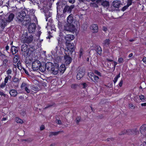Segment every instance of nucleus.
Masks as SVG:
<instances>
[{"label": "nucleus", "mask_w": 146, "mask_h": 146, "mask_svg": "<svg viewBox=\"0 0 146 146\" xmlns=\"http://www.w3.org/2000/svg\"><path fill=\"white\" fill-rule=\"evenodd\" d=\"M134 100L136 102H138L139 100L138 97H135L134 98Z\"/></svg>", "instance_id": "obj_62"}, {"label": "nucleus", "mask_w": 146, "mask_h": 146, "mask_svg": "<svg viewBox=\"0 0 146 146\" xmlns=\"http://www.w3.org/2000/svg\"><path fill=\"white\" fill-rule=\"evenodd\" d=\"M8 60L7 59H5L3 61V64L5 67H7L8 64Z\"/></svg>", "instance_id": "obj_44"}, {"label": "nucleus", "mask_w": 146, "mask_h": 146, "mask_svg": "<svg viewBox=\"0 0 146 146\" xmlns=\"http://www.w3.org/2000/svg\"><path fill=\"white\" fill-rule=\"evenodd\" d=\"M99 77L96 75H94L93 77L91 79V80L94 83H97L98 82Z\"/></svg>", "instance_id": "obj_32"}, {"label": "nucleus", "mask_w": 146, "mask_h": 146, "mask_svg": "<svg viewBox=\"0 0 146 146\" xmlns=\"http://www.w3.org/2000/svg\"><path fill=\"white\" fill-rule=\"evenodd\" d=\"M2 21L3 22L1 23V27L2 29H3L7 25V23L5 21H4L3 20Z\"/></svg>", "instance_id": "obj_39"}, {"label": "nucleus", "mask_w": 146, "mask_h": 146, "mask_svg": "<svg viewBox=\"0 0 146 146\" xmlns=\"http://www.w3.org/2000/svg\"><path fill=\"white\" fill-rule=\"evenodd\" d=\"M29 86H27L24 88V90H25L27 94H29L30 92V90L28 88Z\"/></svg>", "instance_id": "obj_46"}, {"label": "nucleus", "mask_w": 146, "mask_h": 146, "mask_svg": "<svg viewBox=\"0 0 146 146\" xmlns=\"http://www.w3.org/2000/svg\"><path fill=\"white\" fill-rule=\"evenodd\" d=\"M103 44L106 47H108L110 44V40L109 39H107L104 40Z\"/></svg>", "instance_id": "obj_29"}, {"label": "nucleus", "mask_w": 146, "mask_h": 146, "mask_svg": "<svg viewBox=\"0 0 146 146\" xmlns=\"http://www.w3.org/2000/svg\"><path fill=\"white\" fill-rule=\"evenodd\" d=\"M32 89L34 91H37L38 90V88L37 86H33L32 88Z\"/></svg>", "instance_id": "obj_53"}, {"label": "nucleus", "mask_w": 146, "mask_h": 146, "mask_svg": "<svg viewBox=\"0 0 146 146\" xmlns=\"http://www.w3.org/2000/svg\"><path fill=\"white\" fill-rule=\"evenodd\" d=\"M140 131L143 135H146V124H143L141 127Z\"/></svg>", "instance_id": "obj_19"}, {"label": "nucleus", "mask_w": 146, "mask_h": 146, "mask_svg": "<svg viewBox=\"0 0 146 146\" xmlns=\"http://www.w3.org/2000/svg\"><path fill=\"white\" fill-rule=\"evenodd\" d=\"M10 51L13 55H15L17 52H18V47H16L14 46H11Z\"/></svg>", "instance_id": "obj_18"}, {"label": "nucleus", "mask_w": 146, "mask_h": 146, "mask_svg": "<svg viewBox=\"0 0 146 146\" xmlns=\"http://www.w3.org/2000/svg\"><path fill=\"white\" fill-rule=\"evenodd\" d=\"M11 78V76L10 75H8V76L6 77L4 80V82L7 84L8 82V81L9 80H10Z\"/></svg>", "instance_id": "obj_40"}, {"label": "nucleus", "mask_w": 146, "mask_h": 146, "mask_svg": "<svg viewBox=\"0 0 146 146\" xmlns=\"http://www.w3.org/2000/svg\"><path fill=\"white\" fill-rule=\"evenodd\" d=\"M15 121L18 123H22L23 122V120L18 117H15Z\"/></svg>", "instance_id": "obj_35"}, {"label": "nucleus", "mask_w": 146, "mask_h": 146, "mask_svg": "<svg viewBox=\"0 0 146 146\" xmlns=\"http://www.w3.org/2000/svg\"><path fill=\"white\" fill-rule=\"evenodd\" d=\"M71 55L65 54L64 56V58L65 60V62L67 65H69L72 61V58L70 57Z\"/></svg>", "instance_id": "obj_12"}, {"label": "nucleus", "mask_w": 146, "mask_h": 146, "mask_svg": "<svg viewBox=\"0 0 146 146\" xmlns=\"http://www.w3.org/2000/svg\"><path fill=\"white\" fill-rule=\"evenodd\" d=\"M29 45H27L26 44L22 45L21 47V50L25 55H28L29 50L28 48Z\"/></svg>", "instance_id": "obj_8"}, {"label": "nucleus", "mask_w": 146, "mask_h": 146, "mask_svg": "<svg viewBox=\"0 0 146 146\" xmlns=\"http://www.w3.org/2000/svg\"><path fill=\"white\" fill-rule=\"evenodd\" d=\"M50 29L51 31H54V32H56V29L55 27V26L52 24H50Z\"/></svg>", "instance_id": "obj_41"}, {"label": "nucleus", "mask_w": 146, "mask_h": 146, "mask_svg": "<svg viewBox=\"0 0 146 146\" xmlns=\"http://www.w3.org/2000/svg\"><path fill=\"white\" fill-rule=\"evenodd\" d=\"M123 80H122V79H121V80H120L118 84V85L120 87H121L122 86V84H123Z\"/></svg>", "instance_id": "obj_55"}, {"label": "nucleus", "mask_w": 146, "mask_h": 146, "mask_svg": "<svg viewBox=\"0 0 146 146\" xmlns=\"http://www.w3.org/2000/svg\"><path fill=\"white\" fill-rule=\"evenodd\" d=\"M73 18L72 15H69L67 19V24H73Z\"/></svg>", "instance_id": "obj_23"}, {"label": "nucleus", "mask_w": 146, "mask_h": 146, "mask_svg": "<svg viewBox=\"0 0 146 146\" xmlns=\"http://www.w3.org/2000/svg\"><path fill=\"white\" fill-rule=\"evenodd\" d=\"M120 3L117 1H114L113 3V6L115 8H119L120 5Z\"/></svg>", "instance_id": "obj_30"}, {"label": "nucleus", "mask_w": 146, "mask_h": 146, "mask_svg": "<svg viewBox=\"0 0 146 146\" xmlns=\"http://www.w3.org/2000/svg\"><path fill=\"white\" fill-rule=\"evenodd\" d=\"M19 59V56L18 54H17L15 55L13 59V62L15 64L18 62Z\"/></svg>", "instance_id": "obj_28"}, {"label": "nucleus", "mask_w": 146, "mask_h": 146, "mask_svg": "<svg viewBox=\"0 0 146 146\" xmlns=\"http://www.w3.org/2000/svg\"><path fill=\"white\" fill-rule=\"evenodd\" d=\"M94 73L92 72H90L88 73V76L91 79L92 77L94 76Z\"/></svg>", "instance_id": "obj_45"}, {"label": "nucleus", "mask_w": 146, "mask_h": 146, "mask_svg": "<svg viewBox=\"0 0 146 146\" xmlns=\"http://www.w3.org/2000/svg\"><path fill=\"white\" fill-rule=\"evenodd\" d=\"M14 17L15 15L13 13H10L6 20V22L8 23L10 22L13 20Z\"/></svg>", "instance_id": "obj_21"}, {"label": "nucleus", "mask_w": 146, "mask_h": 146, "mask_svg": "<svg viewBox=\"0 0 146 146\" xmlns=\"http://www.w3.org/2000/svg\"><path fill=\"white\" fill-rule=\"evenodd\" d=\"M29 86H27L24 88V90H25L27 94H29L30 92V90L28 88Z\"/></svg>", "instance_id": "obj_47"}, {"label": "nucleus", "mask_w": 146, "mask_h": 146, "mask_svg": "<svg viewBox=\"0 0 146 146\" xmlns=\"http://www.w3.org/2000/svg\"><path fill=\"white\" fill-rule=\"evenodd\" d=\"M41 66L40 62L38 60L34 61L32 63V68L34 71L38 70Z\"/></svg>", "instance_id": "obj_4"}, {"label": "nucleus", "mask_w": 146, "mask_h": 146, "mask_svg": "<svg viewBox=\"0 0 146 146\" xmlns=\"http://www.w3.org/2000/svg\"><path fill=\"white\" fill-rule=\"evenodd\" d=\"M6 86V84L5 83L2 82L0 85V88H3Z\"/></svg>", "instance_id": "obj_51"}, {"label": "nucleus", "mask_w": 146, "mask_h": 146, "mask_svg": "<svg viewBox=\"0 0 146 146\" xmlns=\"http://www.w3.org/2000/svg\"><path fill=\"white\" fill-rule=\"evenodd\" d=\"M25 11H27V10L25 9H23L18 14L17 18L19 21L22 22L24 19V17L26 16Z\"/></svg>", "instance_id": "obj_3"}, {"label": "nucleus", "mask_w": 146, "mask_h": 146, "mask_svg": "<svg viewBox=\"0 0 146 146\" xmlns=\"http://www.w3.org/2000/svg\"><path fill=\"white\" fill-rule=\"evenodd\" d=\"M84 50L82 48H81L79 51V58H81L83 54Z\"/></svg>", "instance_id": "obj_37"}, {"label": "nucleus", "mask_w": 146, "mask_h": 146, "mask_svg": "<svg viewBox=\"0 0 146 146\" xmlns=\"http://www.w3.org/2000/svg\"><path fill=\"white\" fill-rule=\"evenodd\" d=\"M77 85L75 84H72L71 86V88H72L75 89L77 86Z\"/></svg>", "instance_id": "obj_60"}, {"label": "nucleus", "mask_w": 146, "mask_h": 146, "mask_svg": "<svg viewBox=\"0 0 146 146\" xmlns=\"http://www.w3.org/2000/svg\"><path fill=\"white\" fill-rule=\"evenodd\" d=\"M60 132V131L50 132V133L49 136L57 135Z\"/></svg>", "instance_id": "obj_42"}, {"label": "nucleus", "mask_w": 146, "mask_h": 146, "mask_svg": "<svg viewBox=\"0 0 146 146\" xmlns=\"http://www.w3.org/2000/svg\"><path fill=\"white\" fill-rule=\"evenodd\" d=\"M129 107L131 109H134L135 106L132 104H129Z\"/></svg>", "instance_id": "obj_63"}, {"label": "nucleus", "mask_w": 146, "mask_h": 146, "mask_svg": "<svg viewBox=\"0 0 146 146\" xmlns=\"http://www.w3.org/2000/svg\"><path fill=\"white\" fill-rule=\"evenodd\" d=\"M74 39V36L72 35H68L65 37L66 40V44L70 42L73 40Z\"/></svg>", "instance_id": "obj_13"}, {"label": "nucleus", "mask_w": 146, "mask_h": 146, "mask_svg": "<svg viewBox=\"0 0 146 146\" xmlns=\"http://www.w3.org/2000/svg\"><path fill=\"white\" fill-rule=\"evenodd\" d=\"M19 82V79L16 77H14L13 79L12 83H14V85L15 87H17L18 86Z\"/></svg>", "instance_id": "obj_24"}, {"label": "nucleus", "mask_w": 146, "mask_h": 146, "mask_svg": "<svg viewBox=\"0 0 146 146\" xmlns=\"http://www.w3.org/2000/svg\"><path fill=\"white\" fill-rule=\"evenodd\" d=\"M67 46V49L65 50L64 53L65 54L72 55V53H75V46L73 43H71L70 42L66 44Z\"/></svg>", "instance_id": "obj_1"}, {"label": "nucleus", "mask_w": 146, "mask_h": 146, "mask_svg": "<svg viewBox=\"0 0 146 146\" xmlns=\"http://www.w3.org/2000/svg\"><path fill=\"white\" fill-rule=\"evenodd\" d=\"M22 69H23V70L24 71L25 73L27 74V75H29V73L28 71L25 69L24 68H23Z\"/></svg>", "instance_id": "obj_59"}, {"label": "nucleus", "mask_w": 146, "mask_h": 146, "mask_svg": "<svg viewBox=\"0 0 146 146\" xmlns=\"http://www.w3.org/2000/svg\"><path fill=\"white\" fill-rule=\"evenodd\" d=\"M90 29L94 33H97L98 31V27L97 24H92L90 27Z\"/></svg>", "instance_id": "obj_14"}, {"label": "nucleus", "mask_w": 146, "mask_h": 146, "mask_svg": "<svg viewBox=\"0 0 146 146\" xmlns=\"http://www.w3.org/2000/svg\"><path fill=\"white\" fill-rule=\"evenodd\" d=\"M94 72L96 74L98 75V76H101V73L98 70H95L94 71Z\"/></svg>", "instance_id": "obj_52"}, {"label": "nucleus", "mask_w": 146, "mask_h": 146, "mask_svg": "<svg viewBox=\"0 0 146 146\" xmlns=\"http://www.w3.org/2000/svg\"><path fill=\"white\" fill-rule=\"evenodd\" d=\"M66 69L65 66L64 64H62L59 68V71L60 73H63Z\"/></svg>", "instance_id": "obj_27"}, {"label": "nucleus", "mask_w": 146, "mask_h": 146, "mask_svg": "<svg viewBox=\"0 0 146 146\" xmlns=\"http://www.w3.org/2000/svg\"><path fill=\"white\" fill-rule=\"evenodd\" d=\"M9 93L11 96L15 97L17 96L18 92L16 90L13 89L9 91Z\"/></svg>", "instance_id": "obj_22"}, {"label": "nucleus", "mask_w": 146, "mask_h": 146, "mask_svg": "<svg viewBox=\"0 0 146 146\" xmlns=\"http://www.w3.org/2000/svg\"><path fill=\"white\" fill-rule=\"evenodd\" d=\"M95 50L100 56L102 55V48L99 45H96L95 47Z\"/></svg>", "instance_id": "obj_15"}, {"label": "nucleus", "mask_w": 146, "mask_h": 146, "mask_svg": "<svg viewBox=\"0 0 146 146\" xmlns=\"http://www.w3.org/2000/svg\"><path fill=\"white\" fill-rule=\"evenodd\" d=\"M132 0H127V5L129 7L132 4Z\"/></svg>", "instance_id": "obj_49"}, {"label": "nucleus", "mask_w": 146, "mask_h": 146, "mask_svg": "<svg viewBox=\"0 0 146 146\" xmlns=\"http://www.w3.org/2000/svg\"><path fill=\"white\" fill-rule=\"evenodd\" d=\"M46 69V64H44V65H41V66L40 67V68H39V70L41 72H44Z\"/></svg>", "instance_id": "obj_31"}, {"label": "nucleus", "mask_w": 146, "mask_h": 146, "mask_svg": "<svg viewBox=\"0 0 146 146\" xmlns=\"http://www.w3.org/2000/svg\"><path fill=\"white\" fill-rule=\"evenodd\" d=\"M23 37L22 39L23 42L28 44L31 43L33 39V36L32 35L28 36V34L27 33H26L25 34H23Z\"/></svg>", "instance_id": "obj_2"}, {"label": "nucleus", "mask_w": 146, "mask_h": 146, "mask_svg": "<svg viewBox=\"0 0 146 146\" xmlns=\"http://www.w3.org/2000/svg\"><path fill=\"white\" fill-rule=\"evenodd\" d=\"M139 98H140V99L141 101L145 100V96H144L143 95H141L140 96H139Z\"/></svg>", "instance_id": "obj_54"}, {"label": "nucleus", "mask_w": 146, "mask_h": 146, "mask_svg": "<svg viewBox=\"0 0 146 146\" xmlns=\"http://www.w3.org/2000/svg\"><path fill=\"white\" fill-rule=\"evenodd\" d=\"M120 73H119L118 75L116 76L114 78L113 80V82L114 84L116 83L117 81L118 78H120Z\"/></svg>", "instance_id": "obj_34"}, {"label": "nucleus", "mask_w": 146, "mask_h": 146, "mask_svg": "<svg viewBox=\"0 0 146 146\" xmlns=\"http://www.w3.org/2000/svg\"><path fill=\"white\" fill-rule=\"evenodd\" d=\"M102 5L104 7H108L109 5V2L107 1H104L102 3Z\"/></svg>", "instance_id": "obj_33"}, {"label": "nucleus", "mask_w": 146, "mask_h": 146, "mask_svg": "<svg viewBox=\"0 0 146 146\" xmlns=\"http://www.w3.org/2000/svg\"><path fill=\"white\" fill-rule=\"evenodd\" d=\"M85 74V71L81 68H80L78 70L76 75V78L77 79L80 80L82 78Z\"/></svg>", "instance_id": "obj_6"}, {"label": "nucleus", "mask_w": 146, "mask_h": 146, "mask_svg": "<svg viewBox=\"0 0 146 146\" xmlns=\"http://www.w3.org/2000/svg\"><path fill=\"white\" fill-rule=\"evenodd\" d=\"M29 45H27L26 44L22 45L21 47V50L25 55H28L29 50L28 48Z\"/></svg>", "instance_id": "obj_7"}, {"label": "nucleus", "mask_w": 146, "mask_h": 146, "mask_svg": "<svg viewBox=\"0 0 146 146\" xmlns=\"http://www.w3.org/2000/svg\"><path fill=\"white\" fill-rule=\"evenodd\" d=\"M28 48L29 50V52L28 55L30 56L33 53H34L35 51V48L33 46H31L30 45L29 46Z\"/></svg>", "instance_id": "obj_25"}, {"label": "nucleus", "mask_w": 146, "mask_h": 146, "mask_svg": "<svg viewBox=\"0 0 146 146\" xmlns=\"http://www.w3.org/2000/svg\"><path fill=\"white\" fill-rule=\"evenodd\" d=\"M64 29L66 31L73 32L75 29V26L73 24H66V26H64Z\"/></svg>", "instance_id": "obj_5"}, {"label": "nucleus", "mask_w": 146, "mask_h": 146, "mask_svg": "<svg viewBox=\"0 0 146 146\" xmlns=\"http://www.w3.org/2000/svg\"><path fill=\"white\" fill-rule=\"evenodd\" d=\"M36 29L35 24L34 23H30L28 27V32L30 33H32L35 31Z\"/></svg>", "instance_id": "obj_10"}, {"label": "nucleus", "mask_w": 146, "mask_h": 146, "mask_svg": "<svg viewBox=\"0 0 146 146\" xmlns=\"http://www.w3.org/2000/svg\"><path fill=\"white\" fill-rule=\"evenodd\" d=\"M135 132V130L134 129H129L126 130H124L122 131L121 133L119 134V135H124L125 134H127V135L132 134Z\"/></svg>", "instance_id": "obj_9"}, {"label": "nucleus", "mask_w": 146, "mask_h": 146, "mask_svg": "<svg viewBox=\"0 0 146 146\" xmlns=\"http://www.w3.org/2000/svg\"><path fill=\"white\" fill-rule=\"evenodd\" d=\"M142 60L143 62L146 64V57L145 56H144L142 59Z\"/></svg>", "instance_id": "obj_64"}, {"label": "nucleus", "mask_w": 146, "mask_h": 146, "mask_svg": "<svg viewBox=\"0 0 146 146\" xmlns=\"http://www.w3.org/2000/svg\"><path fill=\"white\" fill-rule=\"evenodd\" d=\"M45 127L44 125H42L40 127V130L42 131L44 129Z\"/></svg>", "instance_id": "obj_61"}, {"label": "nucleus", "mask_w": 146, "mask_h": 146, "mask_svg": "<svg viewBox=\"0 0 146 146\" xmlns=\"http://www.w3.org/2000/svg\"><path fill=\"white\" fill-rule=\"evenodd\" d=\"M46 69L49 71H51L53 67H54L53 64L51 62H47L46 64Z\"/></svg>", "instance_id": "obj_17"}, {"label": "nucleus", "mask_w": 146, "mask_h": 146, "mask_svg": "<svg viewBox=\"0 0 146 146\" xmlns=\"http://www.w3.org/2000/svg\"><path fill=\"white\" fill-rule=\"evenodd\" d=\"M31 18L30 16L28 15H26L24 17L23 23L25 26H27L31 22Z\"/></svg>", "instance_id": "obj_11"}, {"label": "nucleus", "mask_w": 146, "mask_h": 146, "mask_svg": "<svg viewBox=\"0 0 146 146\" xmlns=\"http://www.w3.org/2000/svg\"><path fill=\"white\" fill-rule=\"evenodd\" d=\"M29 85L25 82H23L21 86V88L22 90H24V88L27 86H29Z\"/></svg>", "instance_id": "obj_36"}, {"label": "nucleus", "mask_w": 146, "mask_h": 146, "mask_svg": "<svg viewBox=\"0 0 146 146\" xmlns=\"http://www.w3.org/2000/svg\"><path fill=\"white\" fill-rule=\"evenodd\" d=\"M58 71H59V66L58 64H56L55 65H54V67H53L51 71L54 75H56L58 74Z\"/></svg>", "instance_id": "obj_16"}, {"label": "nucleus", "mask_w": 146, "mask_h": 146, "mask_svg": "<svg viewBox=\"0 0 146 146\" xmlns=\"http://www.w3.org/2000/svg\"><path fill=\"white\" fill-rule=\"evenodd\" d=\"M58 46H56L55 48V50L56 51H58L59 50H60L62 47V42L59 40H58Z\"/></svg>", "instance_id": "obj_26"}, {"label": "nucleus", "mask_w": 146, "mask_h": 146, "mask_svg": "<svg viewBox=\"0 0 146 146\" xmlns=\"http://www.w3.org/2000/svg\"><path fill=\"white\" fill-rule=\"evenodd\" d=\"M17 65L18 66V68L20 70H21L22 69V67L21 64L19 60L17 62Z\"/></svg>", "instance_id": "obj_43"}, {"label": "nucleus", "mask_w": 146, "mask_h": 146, "mask_svg": "<svg viewBox=\"0 0 146 146\" xmlns=\"http://www.w3.org/2000/svg\"><path fill=\"white\" fill-rule=\"evenodd\" d=\"M128 7H129L127 5L125 6L122 8V10L123 11H124L128 8Z\"/></svg>", "instance_id": "obj_56"}, {"label": "nucleus", "mask_w": 146, "mask_h": 146, "mask_svg": "<svg viewBox=\"0 0 146 146\" xmlns=\"http://www.w3.org/2000/svg\"><path fill=\"white\" fill-rule=\"evenodd\" d=\"M74 7V5H71L70 7L67 5H66L65 6L63 10V11L64 12L67 11L70 13L71 12L72 9H73Z\"/></svg>", "instance_id": "obj_20"}, {"label": "nucleus", "mask_w": 146, "mask_h": 146, "mask_svg": "<svg viewBox=\"0 0 146 146\" xmlns=\"http://www.w3.org/2000/svg\"><path fill=\"white\" fill-rule=\"evenodd\" d=\"M57 20H58V27L59 29H62V22L60 21V19H59V17H58V19H57Z\"/></svg>", "instance_id": "obj_38"}, {"label": "nucleus", "mask_w": 146, "mask_h": 146, "mask_svg": "<svg viewBox=\"0 0 146 146\" xmlns=\"http://www.w3.org/2000/svg\"><path fill=\"white\" fill-rule=\"evenodd\" d=\"M118 61L119 63H122L123 61V59L121 57L118 58Z\"/></svg>", "instance_id": "obj_50"}, {"label": "nucleus", "mask_w": 146, "mask_h": 146, "mask_svg": "<svg viewBox=\"0 0 146 146\" xmlns=\"http://www.w3.org/2000/svg\"><path fill=\"white\" fill-rule=\"evenodd\" d=\"M56 122L58 124H61L62 123L61 120L59 119H56Z\"/></svg>", "instance_id": "obj_58"}, {"label": "nucleus", "mask_w": 146, "mask_h": 146, "mask_svg": "<svg viewBox=\"0 0 146 146\" xmlns=\"http://www.w3.org/2000/svg\"><path fill=\"white\" fill-rule=\"evenodd\" d=\"M82 85L83 86V88H86L87 86V84L86 83H84L82 84Z\"/></svg>", "instance_id": "obj_57"}, {"label": "nucleus", "mask_w": 146, "mask_h": 146, "mask_svg": "<svg viewBox=\"0 0 146 146\" xmlns=\"http://www.w3.org/2000/svg\"><path fill=\"white\" fill-rule=\"evenodd\" d=\"M12 72V71L11 69L9 68L7 71L6 73L8 75H10Z\"/></svg>", "instance_id": "obj_48"}]
</instances>
